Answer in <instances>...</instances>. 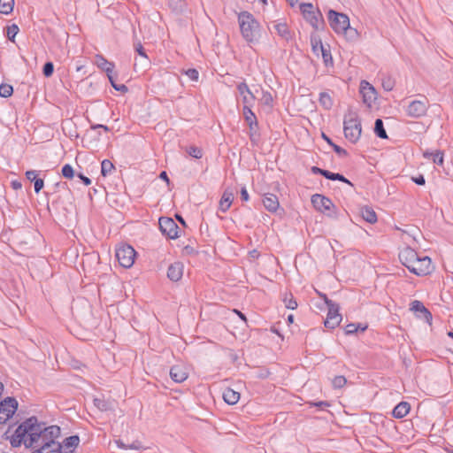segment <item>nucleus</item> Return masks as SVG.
<instances>
[{
  "mask_svg": "<svg viewBox=\"0 0 453 453\" xmlns=\"http://www.w3.org/2000/svg\"><path fill=\"white\" fill-rule=\"evenodd\" d=\"M60 434L59 426H47L32 416L19 425L10 442L15 448L24 444L27 449H35L31 453H61L62 445L57 441Z\"/></svg>",
  "mask_w": 453,
  "mask_h": 453,
  "instance_id": "obj_1",
  "label": "nucleus"
},
{
  "mask_svg": "<svg viewBox=\"0 0 453 453\" xmlns=\"http://www.w3.org/2000/svg\"><path fill=\"white\" fill-rule=\"evenodd\" d=\"M238 22L242 37L248 42L257 40L259 24L253 15L248 12H242L238 15Z\"/></svg>",
  "mask_w": 453,
  "mask_h": 453,
  "instance_id": "obj_2",
  "label": "nucleus"
},
{
  "mask_svg": "<svg viewBox=\"0 0 453 453\" xmlns=\"http://www.w3.org/2000/svg\"><path fill=\"white\" fill-rule=\"evenodd\" d=\"M343 132L345 137L352 143H356L361 135L362 127L358 115L350 108L344 115Z\"/></svg>",
  "mask_w": 453,
  "mask_h": 453,
  "instance_id": "obj_3",
  "label": "nucleus"
},
{
  "mask_svg": "<svg viewBox=\"0 0 453 453\" xmlns=\"http://www.w3.org/2000/svg\"><path fill=\"white\" fill-rule=\"evenodd\" d=\"M95 64L98 68L104 71L107 74V77L111 84V86L119 92L126 93L127 92L128 88L126 85H119L115 86V81L113 79V69H114V64L112 62H109L104 56L102 55H96L95 57Z\"/></svg>",
  "mask_w": 453,
  "mask_h": 453,
  "instance_id": "obj_4",
  "label": "nucleus"
},
{
  "mask_svg": "<svg viewBox=\"0 0 453 453\" xmlns=\"http://www.w3.org/2000/svg\"><path fill=\"white\" fill-rule=\"evenodd\" d=\"M327 19L332 29L337 34H342L349 28V17L342 12L329 10L327 13Z\"/></svg>",
  "mask_w": 453,
  "mask_h": 453,
  "instance_id": "obj_5",
  "label": "nucleus"
},
{
  "mask_svg": "<svg viewBox=\"0 0 453 453\" xmlns=\"http://www.w3.org/2000/svg\"><path fill=\"white\" fill-rule=\"evenodd\" d=\"M300 9L304 19L315 28L319 29L324 25L322 14L311 4H302Z\"/></svg>",
  "mask_w": 453,
  "mask_h": 453,
  "instance_id": "obj_6",
  "label": "nucleus"
},
{
  "mask_svg": "<svg viewBox=\"0 0 453 453\" xmlns=\"http://www.w3.org/2000/svg\"><path fill=\"white\" fill-rule=\"evenodd\" d=\"M429 102L425 96L421 99L411 101L406 107V114L411 118H421L426 114Z\"/></svg>",
  "mask_w": 453,
  "mask_h": 453,
  "instance_id": "obj_7",
  "label": "nucleus"
},
{
  "mask_svg": "<svg viewBox=\"0 0 453 453\" xmlns=\"http://www.w3.org/2000/svg\"><path fill=\"white\" fill-rule=\"evenodd\" d=\"M135 255V250L130 245H122L116 250V258L125 268H130L134 265Z\"/></svg>",
  "mask_w": 453,
  "mask_h": 453,
  "instance_id": "obj_8",
  "label": "nucleus"
},
{
  "mask_svg": "<svg viewBox=\"0 0 453 453\" xmlns=\"http://www.w3.org/2000/svg\"><path fill=\"white\" fill-rule=\"evenodd\" d=\"M326 305L328 308V312L324 324L326 327L334 329L340 325L342 317L339 313V305L337 303L330 299H326Z\"/></svg>",
  "mask_w": 453,
  "mask_h": 453,
  "instance_id": "obj_9",
  "label": "nucleus"
},
{
  "mask_svg": "<svg viewBox=\"0 0 453 453\" xmlns=\"http://www.w3.org/2000/svg\"><path fill=\"white\" fill-rule=\"evenodd\" d=\"M432 261L427 256H418L414 264L411 265V266H409V271L418 276L427 275L432 272Z\"/></svg>",
  "mask_w": 453,
  "mask_h": 453,
  "instance_id": "obj_10",
  "label": "nucleus"
},
{
  "mask_svg": "<svg viewBox=\"0 0 453 453\" xmlns=\"http://www.w3.org/2000/svg\"><path fill=\"white\" fill-rule=\"evenodd\" d=\"M18 409V402L14 397H6L0 403V424L9 420Z\"/></svg>",
  "mask_w": 453,
  "mask_h": 453,
  "instance_id": "obj_11",
  "label": "nucleus"
},
{
  "mask_svg": "<svg viewBox=\"0 0 453 453\" xmlns=\"http://www.w3.org/2000/svg\"><path fill=\"white\" fill-rule=\"evenodd\" d=\"M159 229L162 234L170 239H175L178 237L179 226L175 221L167 217H161L158 221Z\"/></svg>",
  "mask_w": 453,
  "mask_h": 453,
  "instance_id": "obj_12",
  "label": "nucleus"
},
{
  "mask_svg": "<svg viewBox=\"0 0 453 453\" xmlns=\"http://www.w3.org/2000/svg\"><path fill=\"white\" fill-rule=\"evenodd\" d=\"M311 203L314 208L323 213H326L328 216L332 217V209L334 208V203L332 201L319 194L313 195L311 196Z\"/></svg>",
  "mask_w": 453,
  "mask_h": 453,
  "instance_id": "obj_13",
  "label": "nucleus"
},
{
  "mask_svg": "<svg viewBox=\"0 0 453 453\" xmlns=\"http://www.w3.org/2000/svg\"><path fill=\"white\" fill-rule=\"evenodd\" d=\"M360 93L363 96V102L371 106L377 98L375 88L367 81H362L360 84Z\"/></svg>",
  "mask_w": 453,
  "mask_h": 453,
  "instance_id": "obj_14",
  "label": "nucleus"
},
{
  "mask_svg": "<svg viewBox=\"0 0 453 453\" xmlns=\"http://www.w3.org/2000/svg\"><path fill=\"white\" fill-rule=\"evenodd\" d=\"M418 253L415 250L406 247L403 249L399 253V259L401 263L409 269V266L414 264L418 257Z\"/></svg>",
  "mask_w": 453,
  "mask_h": 453,
  "instance_id": "obj_15",
  "label": "nucleus"
},
{
  "mask_svg": "<svg viewBox=\"0 0 453 453\" xmlns=\"http://www.w3.org/2000/svg\"><path fill=\"white\" fill-rule=\"evenodd\" d=\"M411 310L417 313V316L419 319H424L425 321L430 323L432 320L431 312L425 307V305L418 300H415L411 303Z\"/></svg>",
  "mask_w": 453,
  "mask_h": 453,
  "instance_id": "obj_16",
  "label": "nucleus"
},
{
  "mask_svg": "<svg viewBox=\"0 0 453 453\" xmlns=\"http://www.w3.org/2000/svg\"><path fill=\"white\" fill-rule=\"evenodd\" d=\"M184 265L181 262L171 264L167 269V277L170 280L177 282L183 275Z\"/></svg>",
  "mask_w": 453,
  "mask_h": 453,
  "instance_id": "obj_17",
  "label": "nucleus"
},
{
  "mask_svg": "<svg viewBox=\"0 0 453 453\" xmlns=\"http://www.w3.org/2000/svg\"><path fill=\"white\" fill-rule=\"evenodd\" d=\"M170 376L173 381L181 383L187 380L188 372L184 365H176L171 368Z\"/></svg>",
  "mask_w": 453,
  "mask_h": 453,
  "instance_id": "obj_18",
  "label": "nucleus"
},
{
  "mask_svg": "<svg viewBox=\"0 0 453 453\" xmlns=\"http://www.w3.org/2000/svg\"><path fill=\"white\" fill-rule=\"evenodd\" d=\"M237 90L242 97L244 105H251L255 100V96L250 91L249 86L245 82H241L237 85Z\"/></svg>",
  "mask_w": 453,
  "mask_h": 453,
  "instance_id": "obj_19",
  "label": "nucleus"
},
{
  "mask_svg": "<svg viewBox=\"0 0 453 453\" xmlns=\"http://www.w3.org/2000/svg\"><path fill=\"white\" fill-rule=\"evenodd\" d=\"M262 202L265 208L270 212H275L280 206L278 197L274 194H265Z\"/></svg>",
  "mask_w": 453,
  "mask_h": 453,
  "instance_id": "obj_20",
  "label": "nucleus"
},
{
  "mask_svg": "<svg viewBox=\"0 0 453 453\" xmlns=\"http://www.w3.org/2000/svg\"><path fill=\"white\" fill-rule=\"evenodd\" d=\"M234 200V193L226 189L219 201V210L223 212L226 211L231 206Z\"/></svg>",
  "mask_w": 453,
  "mask_h": 453,
  "instance_id": "obj_21",
  "label": "nucleus"
},
{
  "mask_svg": "<svg viewBox=\"0 0 453 453\" xmlns=\"http://www.w3.org/2000/svg\"><path fill=\"white\" fill-rule=\"evenodd\" d=\"M411 410V405L407 402L399 403L393 410L392 414L394 418H402L405 417Z\"/></svg>",
  "mask_w": 453,
  "mask_h": 453,
  "instance_id": "obj_22",
  "label": "nucleus"
},
{
  "mask_svg": "<svg viewBox=\"0 0 453 453\" xmlns=\"http://www.w3.org/2000/svg\"><path fill=\"white\" fill-rule=\"evenodd\" d=\"M279 36H280L283 40L288 42L292 39V33L288 29L286 23H276L273 26Z\"/></svg>",
  "mask_w": 453,
  "mask_h": 453,
  "instance_id": "obj_23",
  "label": "nucleus"
},
{
  "mask_svg": "<svg viewBox=\"0 0 453 453\" xmlns=\"http://www.w3.org/2000/svg\"><path fill=\"white\" fill-rule=\"evenodd\" d=\"M223 399L227 404H235L240 399V393L232 388H226L223 392Z\"/></svg>",
  "mask_w": 453,
  "mask_h": 453,
  "instance_id": "obj_24",
  "label": "nucleus"
},
{
  "mask_svg": "<svg viewBox=\"0 0 453 453\" xmlns=\"http://www.w3.org/2000/svg\"><path fill=\"white\" fill-rule=\"evenodd\" d=\"M362 218L368 223H375L377 221V215L375 211L370 207H364L361 209Z\"/></svg>",
  "mask_w": 453,
  "mask_h": 453,
  "instance_id": "obj_25",
  "label": "nucleus"
},
{
  "mask_svg": "<svg viewBox=\"0 0 453 453\" xmlns=\"http://www.w3.org/2000/svg\"><path fill=\"white\" fill-rule=\"evenodd\" d=\"M251 105H243V116L245 119V121L249 126L255 125V122H257V117L254 114V112L250 109Z\"/></svg>",
  "mask_w": 453,
  "mask_h": 453,
  "instance_id": "obj_26",
  "label": "nucleus"
},
{
  "mask_svg": "<svg viewBox=\"0 0 453 453\" xmlns=\"http://www.w3.org/2000/svg\"><path fill=\"white\" fill-rule=\"evenodd\" d=\"M423 156L427 159H432L433 162L436 165H441L443 164V154L440 150L435 152L426 151L424 152Z\"/></svg>",
  "mask_w": 453,
  "mask_h": 453,
  "instance_id": "obj_27",
  "label": "nucleus"
},
{
  "mask_svg": "<svg viewBox=\"0 0 453 453\" xmlns=\"http://www.w3.org/2000/svg\"><path fill=\"white\" fill-rule=\"evenodd\" d=\"M79 442H80L79 436L72 435V436L65 438L63 441V444H61V445H62V448L64 447L66 449H70V452H73V449H74L75 447H77Z\"/></svg>",
  "mask_w": 453,
  "mask_h": 453,
  "instance_id": "obj_28",
  "label": "nucleus"
},
{
  "mask_svg": "<svg viewBox=\"0 0 453 453\" xmlns=\"http://www.w3.org/2000/svg\"><path fill=\"white\" fill-rule=\"evenodd\" d=\"M94 405L101 411L112 410L111 403L104 398H95Z\"/></svg>",
  "mask_w": 453,
  "mask_h": 453,
  "instance_id": "obj_29",
  "label": "nucleus"
},
{
  "mask_svg": "<svg viewBox=\"0 0 453 453\" xmlns=\"http://www.w3.org/2000/svg\"><path fill=\"white\" fill-rule=\"evenodd\" d=\"M374 133L381 139L388 138L386 130L384 128L383 121L380 119H377L374 124Z\"/></svg>",
  "mask_w": 453,
  "mask_h": 453,
  "instance_id": "obj_30",
  "label": "nucleus"
},
{
  "mask_svg": "<svg viewBox=\"0 0 453 453\" xmlns=\"http://www.w3.org/2000/svg\"><path fill=\"white\" fill-rule=\"evenodd\" d=\"M14 6V0H0V12L3 14H9L12 12Z\"/></svg>",
  "mask_w": 453,
  "mask_h": 453,
  "instance_id": "obj_31",
  "label": "nucleus"
},
{
  "mask_svg": "<svg viewBox=\"0 0 453 453\" xmlns=\"http://www.w3.org/2000/svg\"><path fill=\"white\" fill-rule=\"evenodd\" d=\"M322 137L329 145L332 146V148L334 149L335 153H337L340 157H346L348 155V152L346 151V150H344V149L341 148L340 146H338L337 144L334 143L333 141L328 136H326L325 134H322Z\"/></svg>",
  "mask_w": 453,
  "mask_h": 453,
  "instance_id": "obj_32",
  "label": "nucleus"
},
{
  "mask_svg": "<svg viewBox=\"0 0 453 453\" xmlns=\"http://www.w3.org/2000/svg\"><path fill=\"white\" fill-rule=\"evenodd\" d=\"M319 104L326 110L331 109L333 106V100L328 93L321 92L319 94Z\"/></svg>",
  "mask_w": 453,
  "mask_h": 453,
  "instance_id": "obj_33",
  "label": "nucleus"
},
{
  "mask_svg": "<svg viewBox=\"0 0 453 453\" xmlns=\"http://www.w3.org/2000/svg\"><path fill=\"white\" fill-rule=\"evenodd\" d=\"M114 169L113 164L109 159H104L101 163V173L103 176L110 174Z\"/></svg>",
  "mask_w": 453,
  "mask_h": 453,
  "instance_id": "obj_34",
  "label": "nucleus"
},
{
  "mask_svg": "<svg viewBox=\"0 0 453 453\" xmlns=\"http://www.w3.org/2000/svg\"><path fill=\"white\" fill-rule=\"evenodd\" d=\"M283 303L288 309L295 310L297 307V302L292 294H286L283 298Z\"/></svg>",
  "mask_w": 453,
  "mask_h": 453,
  "instance_id": "obj_35",
  "label": "nucleus"
},
{
  "mask_svg": "<svg viewBox=\"0 0 453 453\" xmlns=\"http://www.w3.org/2000/svg\"><path fill=\"white\" fill-rule=\"evenodd\" d=\"M326 179L331 180H340V181L345 182L350 186H353V184L348 179H346L342 174L332 173L330 171H328V173H326Z\"/></svg>",
  "mask_w": 453,
  "mask_h": 453,
  "instance_id": "obj_36",
  "label": "nucleus"
},
{
  "mask_svg": "<svg viewBox=\"0 0 453 453\" xmlns=\"http://www.w3.org/2000/svg\"><path fill=\"white\" fill-rule=\"evenodd\" d=\"M13 93L12 86L9 84H1L0 85V96L7 98L11 96Z\"/></svg>",
  "mask_w": 453,
  "mask_h": 453,
  "instance_id": "obj_37",
  "label": "nucleus"
},
{
  "mask_svg": "<svg viewBox=\"0 0 453 453\" xmlns=\"http://www.w3.org/2000/svg\"><path fill=\"white\" fill-rule=\"evenodd\" d=\"M19 27L16 24H12L7 27L6 35L11 42H14L15 36L19 32Z\"/></svg>",
  "mask_w": 453,
  "mask_h": 453,
  "instance_id": "obj_38",
  "label": "nucleus"
},
{
  "mask_svg": "<svg viewBox=\"0 0 453 453\" xmlns=\"http://www.w3.org/2000/svg\"><path fill=\"white\" fill-rule=\"evenodd\" d=\"M260 102L264 105L272 107L273 102L272 94L268 91H263Z\"/></svg>",
  "mask_w": 453,
  "mask_h": 453,
  "instance_id": "obj_39",
  "label": "nucleus"
},
{
  "mask_svg": "<svg viewBox=\"0 0 453 453\" xmlns=\"http://www.w3.org/2000/svg\"><path fill=\"white\" fill-rule=\"evenodd\" d=\"M311 41L313 53L319 55L320 51L325 48L322 42L316 39L315 37H311Z\"/></svg>",
  "mask_w": 453,
  "mask_h": 453,
  "instance_id": "obj_40",
  "label": "nucleus"
},
{
  "mask_svg": "<svg viewBox=\"0 0 453 453\" xmlns=\"http://www.w3.org/2000/svg\"><path fill=\"white\" fill-rule=\"evenodd\" d=\"M347 383V380L344 376H335L332 380V385L334 388H342Z\"/></svg>",
  "mask_w": 453,
  "mask_h": 453,
  "instance_id": "obj_41",
  "label": "nucleus"
},
{
  "mask_svg": "<svg viewBox=\"0 0 453 453\" xmlns=\"http://www.w3.org/2000/svg\"><path fill=\"white\" fill-rule=\"evenodd\" d=\"M116 444L118 445V447L119 449H140L142 448L140 442H138V441L133 442L130 445H126L121 440H117Z\"/></svg>",
  "mask_w": 453,
  "mask_h": 453,
  "instance_id": "obj_42",
  "label": "nucleus"
},
{
  "mask_svg": "<svg viewBox=\"0 0 453 453\" xmlns=\"http://www.w3.org/2000/svg\"><path fill=\"white\" fill-rule=\"evenodd\" d=\"M187 152L189 154V156H191L192 157L197 158V159H199L203 157L202 150L196 146H190L187 150Z\"/></svg>",
  "mask_w": 453,
  "mask_h": 453,
  "instance_id": "obj_43",
  "label": "nucleus"
},
{
  "mask_svg": "<svg viewBox=\"0 0 453 453\" xmlns=\"http://www.w3.org/2000/svg\"><path fill=\"white\" fill-rule=\"evenodd\" d=\"M62 175L66 179H72L74 176V171L71 165L66 164L62 167Z\"/></svg>",
  "mask_w": 453,
  "mask_h": 453,
  "instance_id": "obj_44",
  "label": "nucleus"
},
{
  "mask_svg": "<svg viewBox=\"0 0 453 453\" xmlns=\"http://www.w3.org/2000/svg\"><path fill=\"white\" fill-rule=\"evenodd\" d=\"M321 55H322V58H323V60H324V63L326 65H328L329 64H332L333 63V58H332V55H331V52L328 49H326V47L320 51Z\"/></svg>",
  "mask_w": 453,
  "mask_h": 453,
  "instance_id": "obj_45",
  "label": "nucleus"
},
{
  "mask_svg": "<svg viewBox=\"0 0 453 453\" xmlns=\"http://www.w3.org/2000/svg\"><path fill=\"white\" fill-rule=\"evenodd\" d=\"M54 72V65L52 62H47L44 64L42 73L45 77H50Z\"/></svg>",
  "mask_w": 453,
  "mask_h": 453,
  "instance_id": "obj_46",
  "label": "nucleus"
},
{
  "mask_svg": "<svg viewBox=\"0 0 453 453\" xmlns=\"http://www.w3.org/2000/svg\"><path fill=\"white\" fill-rule=\"evenodd\" d=\"M169 5L173 11L179 12L183 6V0H169Z\"/></svg>",
  "mask_w": 453,
  "mask_h": 453,
  "instance_id": "obj_47",
  "label": "nucleus"
},
{
  "mask_svg": "<svg viewBox=\"0 0 453 453\" xmlns=\"http://www.w3.org/2000/svg\"><path fill=\"white\" fill-rule=\"evenodd\" d=\"M185 74L193 81H196L199 77L198 71L196 69L191 68L185 71Z\"/></svg>",
  "mask_w": 453,
  "mask_h": 453,
  "instance_id": "obj_48",
  "label": "nucleus"
},
{
  "mask_svg": "<svg viewBox=\"0 0 453 453\" xmlns=\"http://www.w3.org/2000/svg\"><path fill=\"white\" fill-rule=\"evenodd\" d=\"M342 34L348 36L349 40H355L358 36L357 29L350 27V25H349L348 30H346V32H343Z\"/></svg>",
  "mask_w": 453,
  "mask_h": 453,
  "instance_id": "obj_49",
  "label": "nucleus"
},
{
  "mask_svg": "<svg viewBox=\"0 0 453 453\" xmlns=\"http://www.w3.org/2000/svg\"><path fill=\"white\" fill-rule=\"evenodd\" d=\"M134 50L142 58H144L145 59H148V56L143 49V46L142 45V43L140 42H135L134 45Z\"/></svg>",
  "mask_w": 453,
  "mask_h": 453,
  "instance_id": "obj_50",
  "label": "nucleus"
},
{
  "mask_svg": "<svg viewBox=\"0 0 453 453\" xmlns=\"http://www.w3.org/2000/svg\"><path fill=\"white\" fill-rule=\"evenodd\" d=\"M358 331V326L355 323H350L346 326L345 327V334H352Z\"/></svg>",
  "mask_w": 453,
  "mask_h": 453,
  "instance_id": "obj_51",
  "label": "nucleus"
},
{
  "mask_svg": "<svg viewBox=\"0 0 453 453\" xmlns=\"http://www.w3.org/2000/svg\"><path fill=\"white\" fill-rule=\"evenodd\" d=\"M249 134L250 140H254L255 136H257V121L255 122V125L249 126Z\"/></svg>",
  "mask_w": 453,
  "mask_h": 453,
  "instance_id": "obj_52",
  "label": "nucleus"
},
{
  "mask_svg": "<svg viewBox=\"0 0 453 453\" xmlns=\"http://www.w3.org/2000/svg\"><path fill=\"white\" fill-rule=\"evenodd\" d=\"M37 171L35 170H29V171H27L26 172V177L28 180L30 181H35V180H37Z\"/></svg>",
  "mask_w": 453,
  "mask_h": 453,
  "instance_id": "obj_53",
  "label": "nucleus"
},
{
  "mask_svg": "<svg viewBox=\"0 0 453 453\" xmlns=\"http://www.w3.org/2000/svg\"><path fill=\"white\" fill-rule=\"evenodd\" d=\"M34 183H35V192L39 193L44 186L43 180L41 178H37V180H35V181Z\"/></svg>",
  "mask_w": 453,
  "mask_h": 453,
  "instance_id": "obj_54",
  "label": "nucleus"
},
{
  "mask_svg": "<svg viewBox=\"0 0 453 453\" xmlns=\"http://www.w3.org/2000/svg\"><path fill=\"white\" fill-rule=\"evenodd\" d=\"M311 170L312 173H314V174H320V175L324 176L326 179V173H328L327 170L321 169V168H319L318 166H312Z\"/></svg>",
  "mask_w": 453,
  "mask_h": 453,
  "instance_id": "obj_55",
  "label": "nucleus"
},
{
  "mask_svg": "<svg viewBox=\"0 0 453 453\" xmlns=\"http://www.w3.org/2000/svg\"><path fill=\"white\" fill-rule=\"evenodd\" d=\"M382 87L386 91H391L394 88V83L390 79L383 81Z\"/></svg>",
  "mask_w": 453,
  "mask_h": 453,
  "instance_id": "obj_56",
  "label": "nucleus"
},
{
  "mask_svg": "<svg viewBox=\"0 0 453 453\" xmlns=\"http://www.w3.org/2000/svg\"><path fill=\"white\" fill-rule=\"evenodd\" d=\"M412 181H414L417 185H425L426 183V180H425V177L422 175V174H419L418 176L417 177H412L411 178Z\"/></svg>",
  "mask_w": 453,
  "mask_h": 453,
  "instance_id": "obj_57",
  "label": "nucleus"
},
{
  "mask_svg": "<svg viewBox=\"0 0 453 453\" xmlns=\"http://www.w3.org/2000/svg\"><path fill=\"white\" fill-rule=\"evenodd\" d=\"M77 176L81 180V181L86 185V186H88L91 184V180L87 177V176H84L83 174L81 173H79L77 174Z\"/></svg>",
  "mask_w": 453,
  "mask_h": 453,
  "instance_id": "obj_58",
  "label": "nucleus"
},
{
  "mask_svg": "<svg viewBox=\"0 0 453 453\" xmlns=\"http://www.w3.org/2000/svg\"><path fill=\"white\" fill-rule=\"evenodd\" d=\"M249 194H248V191L246 189L245 187H243L242 189H241V198L242 200L243 201H248L249 200Z\"/></svg>",
  "mask_w": 453,
  "mask_h": 453,
  "instance_id": "obj_59",
  "label": "nucleus"
},
{
  "mask_svg": "<svg viewBox=\"0 0 453 453\" xmlns=\"http://www.w3.org/2000/svg\"><path fill=\"white\" fill-rule=\"evenodd\" d=\"M311 404L319 408L328 407L330 405L329 403L326 401H319L317 403H312Z\"/></svg>",
  "mask_w": 453,
  "mask_h": 453,
  "instance_id": "obj_60",
  "label": "nucleus"
},
{
  "mask_svg": "<svg viewBox=\"0 0 453 453\" xmlns=\"http://www.w3.org/2000/svg\"><path fill=\"white\" fill-rule=\"evenodd\" d=\"M11 185H12V188L13 189H15V190H19V189H20V188H22V184H21V182H20V181H19V180H12V181L11 182Z\"/></svg>",
  "mask_w": 453,
  "mask_h": 453,
  "instance_id": "obj_61",
  "label": "nucleus"
},
{
  "mask_svg": "<svg viewBox=\"0 0 453 453\" xmlns=\"http://www.w3.org/2000/svg\"><path fill=\"white\" fill-rule=\"evenodd\" d=\"M159 177H160V179H162V180H165L167 183H169L170 180L167 176L166 172H161L159 174Z\"/></svg>",
  "mask_w": 453,
  "mask_h": 453,
  "instance_id": "obj_62",
  "label": "nucleus"
},
{
  "mask_svg": "<svg viewBox=\"0 0 453 453\" xmlns=\"http://www.w3.org/2000/svg\"><path fill=\"white\" fill-rule=\"evenodd\" d=\"M92 128H94V129L101 128V129H104V131H109V127L107 126H104V125H102V124L95 125V126L92 127Z\"/></svg>",
  "mask_w": 453,
  "mask_h": 453,
  "instance_id": "obj_63",
  "label": "nucleus"
},
{
  "mask_svg": "<svg viewBox=\"0 0 453 453\" xmlns=\"http://www.w3.org/2000/svg\"><path fill=\"white\" fill-rule=\"evenodd\" d=\"M234 312H236V313H237V315H238V316H239L242 320H244V321H246V320H247V319H246L245 315H244L243 313H242L241 311H237V310H234Z\"/></svg>",
  "mask_w": 453,
  "mask_h": 453,
  "instance_id": "obj_64",
  "label": "nucleus"
}]
</instances>
